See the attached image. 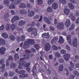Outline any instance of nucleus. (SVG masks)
<instances>
[{"label": "nucleus", "mask_w": 79, "mask_h": 79, "mask_svg": "<svg viewBox=\"0 0 79 79\" xmlns=\"http://www.w3.org/2000/svg\"><path fill=\"white\" fill-rule=\"evenodd\" d=\"M27 31L28 32H32V33H31V35H33L34 34L35 36L37 35V30H36L35 28H34L32 27H31L27 30Z\"/></svg>", "instance_id": "f257e3e1"}, {"label": "nucleus", "mask_w": 79, "mask_h": 79, "mask_svg": "<svg viewBox=\"0 0 79 79\" xmlns=\"http://www.w3.org/2000/svg\"><path fill=\"white\" fill-rule=\"evenodd\" d=\"M58 29L60 30H63L64 28V23L63 22H59L57 25Z\"/></svg>", "instance_id": "f03ea898"}, {"label": "nucleus", "mask_w": 79, "mask_h": 79, "mask_svg": "<svg viewBox=\"0 0 79 79\" xmlns=\"http://www.w3.org/2000/svg\"><path fill=\"white\" fill-rule=\"evenodd\" d=\"M25 35H23L20 36L19 37H17V39L19 42H21V41H24L25 40Z\"/></svg>", "instance_id": "7ed1b4c3"}, {"label": "nucleus", "mask_w": 79, "mask_h": 79, "mask_svg": "<svg viewBox=\"0 0 79 79\" xmlns=\"http://www.w3.org/2000/svg\"><path fill=\"white\" fill-rule=\"evenodd\" d=\"M42 36L44 39H48L50 37L48 33H44L42 35Z\"/></svg>", "instance_id": "20e7f679"}, {"label": "nucleus", "mask_w": 79, "mask_h": 79, "mask_svg": "<svg viewBox=\"0 0 79 79\" xmlns=\"http://www.w3.org/2000/svg\"><path fill=\"white\" fill-rule=\"evenodd\" d=\"M19 19V17L18 16H14L11 19V21L12 23H14L15 21H16L17 20Z\"/></svg>", "instance_id": "39448f33"}, {"label": "nucleus", "mask_w": 79, "mask_h": 79, "mask_svg": "<svg viewBox=\"0 0 79 79\" xmlns=\"http://www.w3.org/2000/svg\"><path fill=\"white\" fill-rule=\"evenodd\" d=\"M63 57L64 60L66 61H68L69 59L70 55L68 54H65L64 55Z\"/></svg>", "instance_id": "423d86ee"}, {"label": "nucleus", "mask_w": 79, "mask_h": 79, "mask_svg": "<svg viewBox=\"0 0 79 79\" xmlns=\"http://www.w3.org/2000/svg\"><path fill=\"white\" fill-rule=\"evenodd\" d=\"M77 38H76L74 39L73 42V45L74 47H77Z\"/></svg>", "instance_id": "0eeeda50"}, {"label": "nucleus", "mask_w": 79, "mask_h": 79, "mask_svg": "<svg viewBox=\"0 0 79 79\" xmlns=\"http://www.w3.org/2000/svg\"><path fill=\"white\" fill-rule=\"evenodd\" d=\"M52 8L56 10L58 7V5L56 2H54L52 5Z\"/></svg>", "instance_id": "6e6552de"}, {"label": "nucleus", "mask_w": 79, "mask_h": 79, "mask_svg": "<svg viewBox=\"0 0 79 79\" xmlns=\"http://www.w3.org/2000/svg\"><path fill=\"white\" fill-rule=\"evenodd\" d=\"M71 23V21L69 19H67L64 23L65 26L67 27H69L70 26V23Z\"/></svg>", "instance_id": "1a4fd4ad"}, {"label": "nucleus", "mask_w": 79, "mask_h": 79, "mask_svg": "<svg viewBox=\"0 0 79 79\" xmlns=\"http://www.w3.org/2000/svg\"><path fill=\"white\" fill-rule=\"evenodd\" d=\"M58 40V38L56 37H54L51 41V44H53L56 42H57Z\"/></svg>", "instance_id": "9d476101"}, {"label": "nucleus", "mask_w": 79, "mask_h": 79, "mask_svg": "<svg viewBox=\"0 0 79 79\" xmlns=\"http://www.w3.org/2000/svg\"><path fill=\"white\" fill-rule=\"evenodd\" d=\"M6 50V48L3 47L2 48H0V53L1 54H2V55H4L5 54V52Z\"/></svg>", "instance_id": "9b49d317"}, {"label": "nucleus", "mask_w": 79, "mask_h": 79, "mask_svg": "<svg viewBox=\"0 0 79 79\" xmlns=\"http://www.w3.org/2000/svg\"><path fill=\"white\" fill-rule=\"evenodd\" d=\"M44 21H45L47 23V24H51V22L50 20H49V19L47 17H44Z\"/></svg>", "instance_id": "f8f14e48"}, {"label": "nucleus", "mask_w": 79, "mask_h": 79, "mask_svg": "<svg viewBox=\"0 0 79 79\" xmlns=\"http://www.w3.org/2000/svg\"><path fill=\"white\" fill-rule=\"evenodd\" d=\"M64 12L66 15H68L70 13V10L69 9H65L64 10Z\"/></svg>", "instance_id": "ddd939ff"}, {"label": "nucleus", "mask_w": 79, "mask_h": 79, "mask_svg": "<svg viewBox=\"0 0 79 79\" xmlns=\"http://www.w3.org/2000/svg\"><path fill=\"white\" fill-rule=\"evenodd\" d=\"M28 75L27 74H24L22 75H20L19 76V77L21 78H24L28 77Z\"/></svg>", "instance_id": "4468645a"}, {"label": "nucleus", "mask_w": 79, "mask_h": 79, "mask_svg": "<svg viewBox=\"0 0 79 79\" xmlns=\"http://www.w3.org/2000/svg\"><path fill=\"white\" fill-rule=\"evenodd\" d=\"M26 24V22L24 21L21 20L20 21L19 23V25L20 26H22L23 25H24V24Z\"/></svg>", "instance_id": "2eb2a0df"}, {"label": "nucleus", "mask_w": 79, "mask_h": 79, "mask_svg": "<svg viewBox=\"0 0 79 79\" xmlns=\"http://www.w3.org/2000/svg\"><path fill=\"white\" fill-rule=\"evenodd\" d=\"M5 40L4 39L2 38L0 39V47L1 45V44L2 45H5Z\"/></svg>", "instance_id": "dca6fc26"}, {"label": "nucleus", "mask_w": 79, "mask_h": 79, "mask_svg": "<svg viewBox=\"0 0 79 79\" xmlns=\"http://www.w3.org/2000/svg\"><path fill=\"white\" fill-rule=\"evenodd\" d=\"M26 7V5L24 3H21L19 4V7L20 8H25Z\"/></svg>", "instance_id": "f3484780"}, {"label": "nucleus", "mask_w": 79, "mask_h": 79, "mask_svg": "<svg viewBox=\"0 0 79 79\" xmlns=\"http://www.w3.org/2000/svg\"><path fill=\"white\" fill-rule=\"evenodd\" d=\"M28 44L29 45H34V41L31 39H28Z\"/></svg>", "instance_id": "a211bd4d"}, {"label": "nucleus", "mask_w": 79, "mask_h": 79, "mask_svg": "<svg viewBox=\"0 0 79 79\" xmlns=\"http://www.w3.org/2000/svg\"><path fill=\"white\" fill-rule=\"evenodd\" d=\"M64 43V39L63 38V37L60 36L59 40V44H63Z\"/></svg>", "instance_id": "6ab92c4d"}, {"label": "nucleus", "mask_w": 79, "mask_h": 79, "mask_svg": "<svg viewBox=\"0 0 79 79\" xmlns=\"http://www.w3.org/2000/svg\"><path fill=\"white\" fill-rule=\"evenodd\" d=\"M1 35L2 37H4V39H7L8 37V35L5 33H2Z\"/></svg>", "instance_id": "aec40b11"}, {"label": "nucleus", "mask_w": 79, "mask_h": 79, "mask_svg": "<svg viewBox=\"0 0 79 79\" xmlns=\"http://www.w3.org/2000/svg\"><path fill=\"white\" fill-rule=\"evenodd\" d=\"M59 3H62V5H64L67 3V2L66 0H59Z\"/></svg>", "instance_id": "412c9836"}, {"label": "nucleus", "mask_w": 79, "mask_h": 79, "mask_svg": "<svg viewBox=\"0 0 79 79\" xmlns=\"http://www.w3.org/2000/svg\"><path fill=\"white\" fill-rule=\"evenodd\" d=\"M68 6L69 8H71V9H74V5H73V4L72 3H69L68 4Z\"/></svg>", "instance_id": "4be33fe9"}, {"label": "nucleus", "mask_w": 79, "mask_h": 79, "mask_svg": "<svg viewBox=\"0 0 79 79\" xmlns=\"http://www.w3.org/2000/svg\"><path fill=\"white\" fill-rule=\"evenodd\" d=\"M27 11L24 10H20V14H23V15H25V14H27Z\"/></svg>", "instance_id": "5701e85b"}, {"label": "nucleus", "mask_w": 79, "mask_h": 79, "mask_svg": "<svg viewBox=\"0 0 79 79\" xmlns=\"http://www.w3.org/2000/svg\"><path fill=\"white\" fill-rule=\"evenodd\" d=\"M16 27V25L15 24H12L11 26V30L12 31H14L15 30Z\"/></svg>", "instance_id": "b1692460"}, {"label": "nucleus", "mask_w": 79, "mask_h": 79, "mask_svg": "<svg viewBox=\"0 0 79 79\" xmlns=\"http://www.w3.org/2000/svg\"><path fill=\"white\" fill-rule=\"evenodd\" d=\"M64 68V66H63V65H61L59 66V69L60 71H63Z\"/></svg>", "instance_id": "393cba45"}, {"label": "nucleus", "mask_w": 79, "mask_h": 79, "mask_svg": "<svg viewBox=\"0 0 79 79\" xmlns=\"http://www.w3.org/2000/svg\"><path fill=\"white\" fill-rule=\"evenodd\" d=\"M26 71L25 70H22L19 72V74H24L26 73Z\"/></svg>", "instance_id": "a878e982"}, {"label": "nucleus", "mask_w": 79, "mask_h": 79, "mask_svg": "<svg viewBox=\"0 0 79 79\" xmlns=\"http://www.w3.org/2000/svg\"><path fill=\"white\" fill-rule=\"evenodd\" d=\"M21 2V0H16L15 1L14 3L15 5H18Z\"/></svg>", "instance_id": "bb28decb"}, {"label": "nucleus", "mask_w": 79, "mask_h": 79, "mask_svg": "<svg viewBox=\"0 0 79 79\" xmlns=\"http://www.w3.org/2000/svg\"><path fill=\"white\" fill-rule=\"evenodd\" d=\"M34 11H31L30 12H29L28 14V15L29 16H32L33 15H34Z\"/></svg>", "instance_id": "cd10ccee"}, {"label": "nucleus", "mask_w": 79, "mask_h": 79, "mask_svg": "<svg viewBox=\"0 0 79 79\" xmlns=\"http://www.w3.org/2000/svg\"><path fill=\"white\" fill-rule=\"evenodd\" d=\"M47 11H48V12H49V13L52 12V7H51L50 6L48 7L47 9Z\"/></svg>", "instance_id": "c85d7f7f"}, {"label": "nucleus", "mask_w": 79, "mask_h": 79, "mask_svg": "<svg viewBox=\"0 0 79 79\" xmlns=\"http://www.w3.org/2000/svg\"><path fill=\"white\" fill-rule=\"evenodd\" d=\"M52 49L54 50H58V47L55 45H54L52 46Z\"/></svg>", "instance_id": "c756f323"}, {"label": "nucleus", "mask_w": 79, "mask_h": 79, "mask_svg": "<svg viewBox=\"0 0 79 79\" xmlns=\"http://www.w3.org/2000/svg\"><path fill=\"white\" fill-rule=\"evenodd\" d=\"M4 5H9L10 4V1L8 0H4Z\"/></svg>", "instance_id": "7c9ffc66"}, {"label": "nucleus", "mask_w": 79, "mask_h": 79, "mask_svg": "<svg viewBox=\"0 0 79 79\" xmlns=\"http://www.w3.org/2000/svg\"><path fill=\"white\" fill-rule=\"evenodd\" d=\"M38 5H42L43 3V0H37Z\"/></svg>", "instance_id": "2f4dec72"}, {"label": "nucleus", "mask_w": 79, "mask_h": 79, "mask_svg": "<svg viewBox=\"0 0 79 79\" xmlns=\"http://www.w3.org/2000/svg\"><path fill=\"white\" fill-rule=\"evenodd\" d=\"M29 66H30V63L27 62L23 65V67L26 68V67H29Z\"/></svg>", "instance_id": "473e14b6"}, {"label": "nucleus", "mask_w": 79, "mask_h": 79, "mask_svg": "<svg viewBox=\"0 0 79 79\" xmlns=\"http://www.w3.org/2000/svg\"><path fill=\"white\" fill-rule=\"evenodd\" d=\"M10 61V56H9L8 59L7 60V62H6V66H9V61Z\"/></svg>", "instance_id": "72a5a7b5"}, {"label": "nucleus", "mask_w": 79, "mask_h": 79, "mask_svg": "<svg viewBox=\"0 0 79 79\" xmlns=\"http://www.w3.org/2000/svg\"><path fill=\"white\" fill-rule=\"evenodd\" d=\"M27 6L28 8H29L30 9H31V8H32V5H31V4L29 3H27Z\"/></svg>", "instance_id": "f704fd0d"}, {"label": "nucleus", "mask_w": 79, "mask_h": 79, "mask_svg": "<svg viewBox=\"0 0 79 79\" xmlns=\"http://www.w3.org/2000/svg\"><path fill=\"white\" fill-rule=\"evenodd\" d=\"M75 27V26H74V24H72L71 27L69 28V31H71L72 30H73V29H74Z\"/></svg>", "instance_id": "c9c22d12"}, {"label": "nucleus", "mask_w": 79, "mask_h": 79, "mask_svg": "<svg viewBox=\"0 0 79 79\" xmlns=\"http://www.w3.org/2000/svg\"><path fill=\"white\" fill-rule=\"evenodd\" d=\"M24 57L25 58V59H27L28 60V59L29 58V54H25L24 56Z\"/></svg>", "instance_id": "e433bc0d"}, {"label": "nucleus", "mask_w": 79, "mask_h": 79, "mask_svg": "<svg viewBox=\"0 0 79 79\" xmlns=\"http://www.w3.org/2000/svg\"><path fill=\"white\" fill-rule=\"evenodd\" d=\"M9 16V13H6L5 15L4 16V18L5 19H6V18H8Z\"/></svg>", "instance_id": "4c0bfd02"}, {"label": "nucleus", "mask_w": 79, "mask_h": 79, "mask_svg": "<svg viewBox=\"0 0 79 79\" xmlns=\"http://www.w3.org/2000/svg\"><path fill=\"white\" fill-rule=\"evenodd\" d=\"M34 47L35 48H36L37 50L39 49V47H40V46L39 44H35L34 45Z\"/></svg>", "instance_id": "58836bf2"}, {"label": "nucleus", "mask_w": 79, "mask_h": 79, "mask_svg": "<svg viewBox=\"0 0 79 79\" xmlns=\"http://www.w3.org/2000/svg\"><path fill=\"white\" fill-rule=\"evenodd\" d=\"M35 68H36V67L34 66L33 68L32 73H33V76H34L35 75H36V73L34 72V70H35Z\"/></svg>", "instance_id": "ea45409f"}, {"label": "nucleus", "mask_w": 79, "mask_h": 79, "mask_svg": "<svg viewBox=\"0 0 79 79\" xmlns=\"http://www.w3.org/2000/svg\"><path fill=\"white\" fill-rule=\"evenodd\" d=\"M55 56L59 58V57L61 56V55H60V54L58 52H56L55 54Z\"/></svg>", "instance_id": "a19ab883"}, {"label": "nucleus", "mask_w": 79, "mask_h": 79, "mask_svg": "<svg viewBox=\"0 0 79 79\" xmlns=\"http://www.w3.org/2000/svg\"><path fill=\"white\" fill-rule=\"evenodd\" d=\"M14 58L15 59H18L19 58V56H18V54H15L14 55Z\"/></svg>", "instance_id": "79ce46f5"}, {"label": "nucleus", "mask_w": 79, "mask_h": 79, "mask_svg": "<svg viewBox=\"0 0 79 79\" xmlns=\"http://www.w3.org/2000/svg\"><path fill=\"white\" fill-rule=\"evenodd\" d=\"M64 70L65 71H66V75H67V76L69 75V71H68V69H67L66 68H65L64 69Z\"/></svg>", "instance_id": "37998d69"}, {"label": "nucleus", "mask_w": 79, "mask_h": 79, "mask_svg": "<svg viewBox=\"0 0 79 79\" xmlns=\"http://www.w3.org/2000/svg\"><path fill=\"white\" fill-rule=\"evenodd\" d=\"M74 74L75 76H79V73H78V72L77 71H75L74 72Z\"/></svg>", "instance_id": "c03bdc74"}, {"label": "nucleus", "mask_w": 79, "mask_h": 79, "mask_svg": "<svg viewBox=\"0 0 79 79\" xmlns=\"http://www.w3.org/2000/svg\"><path fill=\"white\" fill-rule=\"evenodd\" d=\"M10 40H15V37L14 36V35H10Z\"/></svg>", "instance_id": "a18cd8bd"}, {"label": "nucleus", "mask_w": 79, "mask_h": 79, "mask_svg": "<svg viewBox=\"0 0 79 79\" xmlns=\"http://www.w3.org/2000/svg\"><path fill=\"white\" fill-rule=\"evenodd\" d=\"M70 64L71 67H72V68H74V64L72 61L70 62Z\"/></svg>", "instance_id": "49530a36"}, {"label": "nucleus", "mask_w": 79, "mask_h": 79, "mask_svg": "<svg viewBox=\"0 0 79 79\" xmlns=\"http://www.w3.org/2000/svg\"><path fill=\"white\" fill-rule=\"evenodd\" d=\"M24 62L23 61H22L21 62H20L19 63V65H20L21 66H24Z\"/></svg>", "instance_id": "de8ad7c7"}, {"label": "nucleus", "mask_w": 79, "mask_h": 79, "mask_svg": "<svg viewBox=\"0 0 79 79\" xmlns=\"http://www.w3.org/2000/svg\"><path fill=\"white\" fill-rule=\"evenodd\" d=\"M10 25L9 24H7V26H6V28L7 29V30H10Z\"/></svg>", "instance_id": "09e8293b"}, {"label": "nucleus", "mask_w": 79, "mask_h": 79, "mask_svg": "<svg viewBox=\"0 0 79 79\" xmlns=\"http://www.w3.org/2000/svg\"><path fill=\"white\" fill-rule=\"evenodd\" d=\"M16 67V64H14V63H12L11 64L10 67L11 68H15Z\"/></svg>", "instance_id": "8fccbe9b"}, {"label": "nucleus", "mask_w": 79, "mask_h": 79, "mask_svg": "<svg viewBox=\"0 0 79 79\" xmlns=\"http://www.w3.org/2000/svg\"><path fill=\"white\" fill-rule=\"evenodd\" d=\"M29 47V45H24L23 46V48L24 49H27Z\"/></svg>", "instance_id": "3c124183"}, {"label": "nucleus", "mask_w": 79, "mask_h": 79, "mask_svg": "<svg viewBox=\"0 0 79 79\" xmlns=\"http://www.w3.org/2000/svg\"><path fill=\"white\" fill-rule=\"evenodd\" d=\"M2 66L0 67V68L2 69H5V64H2Z\"/></svg>", "instance_id": "603ef678"}, {"label": "nucleus", "mask_w": 79, "mask_h": 79, "mask_svg": "<svg viewBox=\"0 0 79 79\" xmlns=\"http://www.w3.org/2000/svg\"><path fill=\"white\" fill-rule=\"evenodd\" d=\"M66 50L64 49H62L61 51V53H63V54H65V53H66Z\"/></svg>", "instance_id": "864d4df0"}, {"label": "nucleus", "mask_w": 79, "mask_h": 79, "mask_svg": "<svg viewBox=\"0 0 79 79\" xmlns=\"http://www.w3.org/2000/svg\"><path fill=\"white\" fill-rule=\"evenodd\" d=\"M24 45H29V44L28 42V40L27 41H25L24 43Z\"/></svg>", "instance_id": "5fc2aeb1"}, {"label": "nucleus", "mask_w": 79, "mask_h": 79, "mask_svg": "<svg viewBox=\"0 0 79 79\" xmlns=\"http://www.w3.org/2000/svg\"><path fill=\"white\" fill-rule=\"evenodd\" d=\"M59 61L61 63H63L64 62V59H59Z\"/></svg>", "instance_id": "6e6d98bb"}, {"label": "nucleus", "mask_w": 79, "mask_h": 79, "mask_svg": "<svg viewBox=\"0 0 79 79\" xmlns=\"http://www.w3.org/2000/svg\"><path fill=\"white\" fill-rule=\"evenodd\" d=\"M65 47L67 49V50H70V48H70L69 46V45H66V46H65Z\"/></svg>", "instance_id": "4d7b16f0"}, {"label": "nucleus", "mask_w": 79, "mask_h": 79, "mask_svg": "<svg viewBox=\"0 0 79 79\" xmlns=\"http://www.w3.org/2000/svg\"><path fill=\"white\" fill-rule=\"evenodd\" d=\"M40 18V15H36L34 17L35 19H39Z\"/></svg>", "instance_id": "13d9d810"}, {"label": "nucleus", "mask_w": 79, "mask_h": 79, "mask_svg": "<svg viewBox=\"0 0 79 79\" xmlns=\"http://www.w3.org/2000/svg\"><path fill=\"white\" fill-rule=\"evenodd\" d=\"M4 63V60L2 59H1L0 60V64H3Z\"/></svg>", "instance_id": "bf43d9fd"}, {"label": "nucleus", "mask_w": 79, "mask_h": 79, "mask_svg": "<svg viewBox=\"0 0 79 79\" xmlns=\"http://www.w3.org/2000/svg\"><path fill=\"white\" fill-rule=\"evenodd\" d=\"M44 48L46 51H48L49 49H50V48H49L48 47H45Z\"/></svg>", "instance_id": "052dcab7"}, {"label": "nucleus", "mask_w": 79, "mask_h": 79, "mask_svg": "<svg viewBox=\"0 0 79 79\" xmlns=\"http://www.w3.org/2000/svg\"><path fill=\"white\" fill-rule=\"evenodd\" d=\"M22 66V65H19L18 66V69H23V66Z\"/></svg>", "instance_id": "680f3d73"}, {"label": "nucleus", "mask_w": 79, "mask_h": 79, "mask_svg": "<svg viewBox=\"0 0 79 79\" xmlns=\"http://www.w3.org/2000/svg\"><path fill=\"white\" fill-rule=\"evenodd\" d=\"M45 47L50 48V44L48 43L46 44Z\"/></svg>", "instance_id": "e2e57ef3"}, {"label": "nucleus", "mask_w": 79, "mask_h": 79, "mask_svg": "<svg viewBox=\"0 0 79 79\" xmlns=\"http://www.w3.org/2000/svg\"><path fill=\"white\" fill-rule=\"evenodd\" d=\"M17 30L19 31H23V28L18 27L17 28Z\"/></svg>", "instance_id": "0e129e2a"}, {"label": "nucleus", "mask_w": 79, "mask_h": 79, "mask_svg": "<svg viewBox=\"0 0 79 79\" xmlns=\"http://www.w3.org/2000/svg\"><path fill=\"white\" fill-rule=\"evenodd\" d=\"M54 24H57L58 23V20L56 19H55L54 20Z\"/></svg>", "instance_id": "69168bd1"}, {"label": "nucleus", "mask_w": 79, "mask_h": 79, "mask_svg": "<svg viewBox=\"0 0 79 79\" xmlns=\"http://www.w3.org/2000/svg\"><path fill=\"white\" fill-rule=\"evenodd\" d=\"M76 24H79V17L75 21Z\"/></svg>", "instance_id": "338daca9"}, {"label": "nucleus", "mask_w": 79, "mask_h": 79, "mask_svg": "<svg viewBox=\"0 0 79 79\" xmlns=\"http://www.w3.org/2000/svg\"><path fill=\"white\" fill-rule=\"evenodd\" d=\"M74 75H71L69 77L70 79H74Z\"/></svg>", "instance_id": "774afa93"}]
</instances>
